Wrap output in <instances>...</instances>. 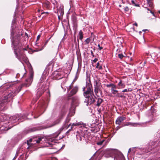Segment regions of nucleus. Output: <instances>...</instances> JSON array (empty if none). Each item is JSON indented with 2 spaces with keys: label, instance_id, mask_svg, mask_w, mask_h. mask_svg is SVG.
Here are the masks:
<instances>
[{
  "label": "nucleus",
  "instance_id": "nucleus-1",
  "mask_svg": "<svg viewBox=\"0 0 160 160\" xmlns=\"http://www.w3.org/2000/svg\"><path fill=\"white\" fill-rule=\"evenodd\" d=\"M83 95L86 98L85 102L86 105L88 106L93 103L95 100V96L94 94L92 87L90 83L86 82V86L82 88Z\"/></svg>",
  "mask_w": 160,
  "mask_h": 160
},
{
  "label": "nucleus",
  "instance_id": "nucleus-2",
  "mask_svg": "<svg viewBox=\"0 0 160 160\" xmlns=\"http://www.w3.org/2000/svg\"><path fill=\"white\" fill-rule=\"evenodd\" d=\"M14 50V53L16 55V57L19 60L24 61L26 60V57L25 55L22 52V50H27L26 48H19L18 47V48H16L15 46L13 47Z\"/></svg>",
  "mask_w": 160,
  "mask_h": 160
},
{
  "label": "nucleus",
  "instance_id": "nucleus-3",
  "mask_svg": "<svg viewBox=\"0 0 160 160\" xmlns=\"http://www.w3.org/2000/svg\"><path fill=\"white\" fill-rule=\"evenodd\" d=\"M15 91H12L10 92L7 95L5 96L3 98V102H8L11 100L16 95Z\"/></svg>",
  "mask_w": 160,
  "mask_h": 160
},
{
  "label": "nucleus",
  "instance_id": "nucleus-4",
  "mask_svg": "<svg viewBox=\"0 0 160 160\" xmlns=\"http://www.w3.org/2000/svg\"><path fill=\"white\" fill-rule=\"evenodd\" d=\"M33 76V73H32L31 74L29 78L26 80V82L24 84H22V86H25L26 87L29 86L32 82Z\"/></svg>",
  "mask_w": 160,
  "mask_h": 160
},
{
  "label": "nucleus",
  "instance_id": "nucleus-5",
  "mask_svg": "<svg viewBox=\"0 0 160 160\" xmlns=\"http://www.w3.org/2000/svg\"><path fill=\"white\" fill-rule=\"evenodd\" d=\"M94 83V92L97 95V94L98 92L99 91H100L101 88V83L97 81H96Z\"/></svg>",
  "mask_w": 160,
  "mask_h": 160
},
{
  "label": "nucleus",
  "instance_id": "nucleus-6",
  "mask_svg": "<svg viewBox=\"0 0 160 160\" xmlns=\"http://www.w3.org/2000/svg\"><path fill=\"white\" fill-rule=\"evenodd\" d=\"M76 138L78 142L81 141L82 140H84V133L83 132H77L76 134Z\"/></svg>",
  "mask_w": 160,
  "mask_h": 160
},
{
  "label": "nucleus",
  "instance_id": "nucleus-7",
  "mask_svg": "<svg viewBox=\"0 0 160 160\" xmlns=\"http://www.w3.org/2000/svg\"><path fill=\"white\" fill-rule=\"evenodd\" d=\"M58 134L56 133L53 135L52 138L49 139V141L51 142V143H49V144L51 145H53L54 143H57L56 140H58Z\"/></svg>",
  "mask_w": 160,
  "mask_h": 160
},
{
  "label": "nucleus",
  "instance_id": "nucleus-8",
  "mask_svg": "<svg viewBox=\"0 0 160 160\" xmlns=\"http://www.w3.org/2000/svg\"><path fill=\"white\" fill-rule=\"evenodd\" d=\"M61 118H59L58 119H57L56 120L52 123V124L50 126H48L47 127H44L42 128H41L40 129H45V128H50L51 127H53V126H55V125L58 124V123H59L60 122V121H61Z\"/></svg>",
  "mask_w": 160,
  "mask_h": 160
},
{
  "label": "nucleus",
  "instance_id": "nucleus-9",
  "mask_svg": "<svg viewBox=\"0 0 160 160\" xmlns=\"http://www.w3.org/2000/svg\"><path fill=\"white\" fill-rule=\"evenodd\" d=\"M126 118L123 116L119 117L118 118L116 121V123L117 124L120 125L121 123L125 120Z\"/></svg>",
  "mask_w": 160,
  "mask_h": 160
},
{
  "label": "nucleus",
  "instance_id": "nucleus-10",
  "mask_svg": "<svg viewBox=\"0 0 160 160\" xmlns=\"http://www.w3.org/2000/svg\"><path fill=\"white\" fill-rule=\"evenodd\" d=\"M156 49L157 50V51L156 52H154L150 54L151 57L154 59L157 58L158 54L159 53L160 48H156Z\"/></svg>",
  "mask_w": 160,
  "mask_h": 160
},
{
  "label": "nucleus",
  "instance_id": "nucleus-11",
  "mask_svg": "<svg viewBox=\"0 0 160 160\" xmlns=\"http://www.w3.org/2000/svg\"><path fill=\"white\" fill-rule=\"evenodd\" d=\"M79 102V99L76 97H73L72 99V104L76 106H78Z\"/></svg>",
  "mask_w": 160,
  "mask_h": 160
},
{
  "label": "nucleus",
  "instance_id": "nucleus-12",
  "mask_svg": "<svg viewBox=\"0 0 160 160\" xmlns=\"http://www.w3.org/2000/svg\"><path fill=\"white\" fill-rule=\"evenodd\" d=\"M78 90V88L77 87H74L71 91L69 94V96H71L75 94L77 92Z\"/></svg>",
  "mask_w": 160,
  "mask_h": 160
},
{
  "label": "nucleus",
  "instance_id": "nucleus-13",
  "mask_svg": "<svg viewBox=\"0 0 160 160\" xmlns=\"http://www.w3.org/2000/svg\"><path fill=\"white\" fill-rule=\"evenodd\" d=\"M116 86L115 85V87L111 88V91L112 94H114V95H117V93H118V91L116 90Z\"/></svg>",
  "mask_w": 160,
  "mask_h": 160
},
{
  "label": "nucleus",
  "instance_id": "nucleus-14",
  "mask_svg": "<svg viewBox=\"0 0 160 160\" xmlns=\"http://www.w3.org/2000/svg\"><path fill=\"white\" fill-rule=\"evenodd\" d=\"M118 85L121 88H124L125 86V84L122 82V80H120V82L118 83Z\"/></svg>",
  "mask_w": 160,
  "mask_h": 160
},
{
  "label": "nucleus",
  "instance_id": "nucleus-15",
  "mask_svg": "<svg viewBox=\"0 0 160 160\" xmlns=\"http://www.w3.org/2000/svg\"><path fill=\"white\" fill-rule=\"evenodd\" d=\"M103 101V99L101 98H98L97 102V106H99Z\"/></svg>",
  "mask_w": 160,
  "mask_h": 160
},
{
  "label": "nucleus",
  "instance_id": "nucleus-16",
  "mask_svg": "<svg viewBox=\"0 0 160 160\" xmlns=\"http://www.w3.org/2000/svg\"><path fill=\"white\" fill-rule=\"evenodd\" d=\"M79 39L80 40H82L83 38L82 32L81 30H80L79 32Z\"/></svg>",
  "mask_w": 160,
  "mask_h": 160
},
{
  "label": "nucleus",
  "instance_id": "nucleus-17",
  "mask_svg": "<svg viewBox=\"0 0 160 160\" xmlns=\"http://www.w3.org/2000/svg\"><path fill=\"white\" fill-rule=\"evenodd\" d=\"M115 85L112 83H111L110 84H107L106 85V86L107 88H109L110 87H111V88H112L115 87Z\"/></svg>",
  "mask_w": 160,
  "mask_h": 160
},
{
  "label": "nucleus",
  "instance_id": "nucleus-18",
  "mask_svg": "<svg viewBox=\"0 0 160 160\" xmlns=\"http://www.w3.org/2000/svg\"><path fill=\"white\" fill-rule=\"evenodd\" d=\"M147 2L150 6L152 7L153 4L152 0H147Z\"/></svg>",
  "mask_w": 160,
  "mask_h": 160
},
{
  "label": "nucleus",
  "instance_id": "nucleus-19",
  "mask_svg": "<svg viewBox=\"0 0 160 160\" xmlns=\"http://www.w3.org/2000/svg\"><path fill=\"white\" fill-rule=\"evenodd\" d=\"M96 68H98L99 69H102V67L100 65L99 62H98L97 63Z\"/></svg>",
  "mask_w": 160,
  "mask_h": 160
},
{
  "label": "nucleus",
  "instance_id": "nucleus-20",
  "mask_svg": "<svg viewBox=\"0 0 160 160\" xmlns=\"http://www.w3.org/2000/svg\"><path fill=\"white\" fill-rule=\"evenodd\" d=\"M90 41V39L89 38H87L85 40V42L86 44H88L89 42Z\"/></svg>",
  "mask_w": 160,
  "mask_h": 160
},
{
  "label": "nucleus",
  "instance_id": "nucleus-21",
  "mask_svg": "<svg viewBox=\"0 0 160 160\" xmlns=\"http://www.w3.org/2000/svg\"><path fill=\"white\" fill-rule=\"evenodd\" d=\"M104 140H102V141L98 142L97 143V144L99 145H101L102 144Z\"/></svg>",
  "mask_w": 160,
  "mask_h": 160
},
{
  "label": "nucleus",
  "instance_id": "nucleus-22",
  "mask_svg": "<svg viewBox=\"0 0 160 160\" xmlns=\"http://www.w3.org/2000/svg\"><path fill=\"white\" fill-rule=\"evenodd\" d=\"M118 57L121 59H122L124 57V56L122 54H118Z\"/></svg>",
  "mask_w": 160,
  "mask_h": 160
},
{
  "label": "nucleus",
  "instance_id": "nucleus-23",
  "mask_svg": "<svg viewBox=\"0 0 160 160\" xmlns=\"http://www.w3.org/2000/svg\"><path fill=\"white\" fill-rule=\"evenodd\" d=\"M133 124L131 122H128L127 124H125L124 125V126H133Z\"/></svg>",
  "mask_w": 160,
  "mask_h": 160
},
{
  "label": "nucleus",
  "instance_id": "nucleus-24",
  "mask_svg": "<svg viewBox=\"0 0 160 160\" xmlns=\"http://www.w3.org/2000/svg\"><path fill=\"white\" fill-rule=\"evenodd\" d=\"M45 79V76H42V77L41 78V82H43V80Z\"/></svg>",
  "mask_w": 160,
  "mask_h": 160
},
{
  "label": "nucleus",
  "instance_id": "nucleus-25",
  "mask_svg": "<svg viewBox=\"0 0 160 160\" xmlns=\"http://www.w3.org/2000/svg\"><path fill=\"white\" fill-rule=\"evenodd\" d=\"M72 84L68 87H67V89L68 90V91L72 88Z\"/></svg>",
  "mask_w": 160,
  "mask_h": 160
},
{
  "label": "nucleus",
  "instance_id": "nucleus-26",
  "mask_svg": "<svg viewBox=\"0 0 160 160\" xmlns=\"http://www.w3.org/2000/svg\"><path fill=\"white\" fill-rule=\"evenodd\" d=\"M32 139H30L29 140L27 141V143L28 146L30 145V144L29 143V142H32Z\"/></svg>",
  "mask_w": 160,
  "mask_h": 160
},
{
  "label": "nucleus",
  "instance_id": "nucleus-27",
  "mask_svg": "<svg viewBox=\"0 0 160 160\" xmlns=\"http://www.w3.org/2000/svg\"><path fill=\"white\" fill-rule=\"evenodd\" d=\"M42 138H38V140H37L36 141V142L37 143H39L41 141Z\"/></svg>",
  "mask_w": 160,
  "mask_h": 160
},
{
  "label": "nucleus",
  "instance_id": "nucleus-28",
  "mask_svg": "<svg viewBox=\"0 0 160 160\" xmlns=\"http://www.w3.org/2000/svg\"><path fill=\"white\" fill-rule=\"evenodd\" d=\"M78 126L77 123H73L71 129H72L74 126Z\"/></svg>",
  "mask_w": 160,
  "mask_h": 160
},
{
  "label": "nucleus",
  "instance_id": "nucleus-29",
  "mask_svg": "<svg viewBox=\"0 0 160 160\" xmlns=\"http://www.w3.org/2000/svg\"><path fill=\"white\" fill-rule=\"evenodd\" d=\"M132 4H133V5H135L136 6H139L138 5H137V4H136L135 3V2H134V1L133 0H132Z\"/></svg>",
  "mask_w": 160,
  "mask_h": 160
},
{
  "label": "nucleus",
  "instance_id": "nucleus-30",
  "mask_svg": "<svg viewBox=\"0 0 160 160\" xmlns=\"http://www.w3.org/2000/svg\"><path fill=\"white\" fill-rule=\"evenodd\" d=\"M129 91H130V90H129V89H125L124 90H123V91H122V92H128Z\"/></svg>",
  "mask_w": 160,
  "mask_h": 160
},
{
  "label": "nucleus",
  "instance_id": "nucleus-31",
  "mask_svg": "<svg viewBox=\"0 0 160 160\" xmlns=\"http://www.w3.org/2000/svg\"><path fill=\"white\" fill-rule=\"evenodd\" d=\"M124 10L125 11L127 12L129 10V8L128 7H126L124 8Z\"/></svg>",
  "mask_w": 160,
  "mask_h": 160
},
{
  "label": "nucleus",
  "instance_id": "nucleus-32",
  "mask_svg": "<svg viewBox=\"0 0 160 160\" xmlns=\"http://www.w3.org/2000/svg\"><path fill=\"white\" fill-rule=\"evenodd\" d=\"M98 48H99V50H102V49L103 48H102V47H101V46H100V44H98Z\"/></svg>",
  "mask_w": 160,
  "mask_h": 160
},
{
  "label": "nucleus",
  "instance_id": "nucleus-33",
  "mask_svg": "<svg viewBox=\"0 0 160 160\" xmlns=\"http://www.w3.org/2000/svg\"><path fill=\"white\" fill-rule=\"evenodd\" d=\"M120 94V93H117V95H116L115 96H117V97H121V98H122L123 97V96L122 95H121V96H119V95Z\"/></svg>",
  "mask_w": 160,
  "mask_h": 160
},
{
  "label": "nucleus",
  "instance_id": "nucleus-34",
  "mask_svg": "<svg viewBox=\"0 0 160 160\" xmlns=\"http://www.w3.org/2000/svg\"><path fill=\"white\" fill-rule=\"evenodd\" d=\"M53 63V60L51 61L48 64V66H49L51 64H52Z\"/></svg>",
  "mask_w": 160,
  "mask_h": 160
},
{
  "label": "nucleus",
  "instance_id": "nucleus-35",
  "mask_svg": "<svg viewBox=\"0 0 160 160\" xmlns=\"http://www.w3.org/2000/svg\"><path fill=\"white\" fill-rule=\"evenodd\" d=\"M90 52H91V54L92 55V56L93 57H94V54L93 51L91 50Z\"/></svg>",
  "mask_w": 160,
  "mask_h": 160
},
{
  "label": "nucleus",
  "instance_id": "nucleus-36",
  "mask_svg": "<svg viewBox=\"0 0 160 160\" xmlns=\"http://www.w3.org/2000/svg\"><path fill=\"white\" fill-rule=\"evenodd\" d=\"M147 10H148V11H150V13H151L152 15H153L154 16V12H152L150 10H149V9L148 8H147Z\"/></svg>",
  "mask_w": 160,
  "mask_h": 160
},
{
  "label": "nucleus",
  "instance_id": "nucleus-37",
  "mask_svg": "<svg viewBox=\"0 0 160 160\" xmlns=\"http://www.w3.org/2000/svg\"><path fill=\"white\" fill-rule=\"evenodd\" d=\"M98 60V59L96 58H95L93 60V61L94 62H97Z\"/></svg>",
  "mask_w": 160,
  "mask_h": 160
},
{
  "label": "nucleus",
  "instance_id": "nucleus-38",
  "mask_svg": "<svg viewBox=\"0 0 160 160\" xmlns=\"http://www.w3.org/2000/svg\"><path fill=\"white\" fill-rule=\"evenodd\" d=\"M40 35H38L37 37V40H38L40 38Z\"/></svg>",
  "mask_w": 160,
  "mask_h": 160
},
{
  "label": "nucleus",
  "instance_id": "nucleus-39",
  "mask_svg": "<svg viewBox=\"0 0 160 160\" xmlns=\"http://www.w3.org/2000/svg\"><path fill=\"white\" fill-rule=\"evenodd\" d=\"M78 126H79L80 125H81L82 124L81 122H79L78 123H77Z\"/></svg>",
  "mask_w": 160,
  "mask_h": 160
},
{
  "label": "nucleus",
  "instance_id": "nucleus-40",
  "mask_svg": "<svg viewBox=\"0 0 160 160\" xmlns=\"http://www.w3.org/2000/svg\"><path fill=\"white\" fill-rule=\"evenodd\" d=\"M149 53V52H147L145 53V54H146L147 55H148Z\"/></svg>",
  "mask_w": 160,
  "mask_h": 160
},
{
  "label": "nucleus",
  "instance_id": "nucleus-41",
  "mask_svg": "<svg viewBox=\"0 0 160 160\" xmlns=\"http://www.w3.org/2000/svg\"><path fill=\"white\" fill-rule=\"evenodd\" d=\"M63 78V76H61L60 77V78H58V79H61V78Z\"/></svg>",
  "mask_w": 160,
  "mask_h": 160
},
{
  "label": "nucleus",
  "instance_id": "nucleus-42",
  "mask_svg": "<svg viewBox=\"0 0 160 160\" xmlns=\"http://www.w3.org/2000/svg\"><path fill=\"white\" fill-rule=\"evenodd\" d=\"M134 25H135L136 26H138V24L137 23H135L134 24Z\"/></svg>",
  "mask_w": 160,
  "mask_h": 160
},
{
  "label": "nucleus",
  "instance_id": "nucleus-43",
  "mask_svg": "<svg viewBox=\"0 0 160 160\" xmlns=\"http://www.w3.org/2000/svg\"><path fill=\"white\" fill-rule=\"evenodd\" d=\"M87 79H88V80L90 82V78H88Z\"/></svg>",
  "mask_w": 160,
  "mask_h": 160
},
{
  "label": "nucleus",
  "instance_id": "nucleus-44",
  "mask_svg": "<svg viewBox=\"0 0 160 160\" xmlns=\"http://www.w3.org/2000/svg\"><path fill=\"white\" fill-rule=\"evenodd\" d=\"M58 75H60L61 74L59 72H58V74H57Z\"/></svg>",
  "mask_w": 160,
  "mask_h": 160
},
{
  "label": "nucleus",
  "instance_id": "nucleus-45",
  "mask_svg": "<svg viewBox=\"0 0 160 160\" xmlns=\"http://www.w3.org/2000/svg\"><path fill=\"white\" fill-rule=\"evenodd\" d=\"M77 78H78V77L77 76H76L75 79H77Z\"/></svg>",
  "mask_w": 160,
  "mask_h": 160
},
{
  "label": "nucleus",
  "instance_id": "nucleus-46",
  "mask_svg": "<svg viewBox=\"0 0 160 160\" xmlns=\"http://www.w3.org/2000/svg\"><path fill=\"white\" fill-rule=\"evenodd\" d=\"M47 43V42H46L45 44V45Z\"/></svg>",
  "mask_w": 160,
  "mask_h": 160
},
{
  "label": "nucleus",
  "instance_id": "nucleus-47",
  "mask_svg": "<svg viewBox=\"0 0 160 160\" xmlns=\"http://www.w3.org/2000/svg\"><path fill=\"white\" fill-rule=\"evenodd\" d=\"M158 12L159 13H160V10L158 11Z\"/></svg>",
  "mask_w": 160,
  "mask_h": 160
},
{
  "label": "nucleus",
  "instance_id": "nucleus-48",
  "mask_svg": "<svg viewBox=\"0 0 160 160\" xmlns=\"http://www.w3.org/2000/svg\"><path fill=\"white\" fill-rule=\"evenodd\" d=\"M14 42H12V44H14Z\"/></svg>",
  "mask_w": 160,
  "mask_h": 160
},
{
  "label": "nucleus",
  "instance_id": "nucleus-49",
  "mask_svg": "<svg viewBox=\"0 0 160 160\" xmlns=\"http://www.w3.org/2000/svg\"><path fill=\"white\" fill-rule=\"evenodd\" d=\"M146 63V62H144V64H145Z\"/></svg>",
  "mask_w": 160,
  "mask_h": 160
},
{
  "label": "nucleus",
  "instance_id": "nucleus-50",
  "mask_svg": "<svg viewBox=\"0 0 160 160\" xmlns=\"http://www.w3.org/2000/svg\"><path fill=\"white\" fill-rule=\"evenodd\" d=\"M70 125H71V124H69V126H68V127H69V126H70Z\"/></svg>",
  "mask_w": 160,
  "mask_h": 160
},
{
  "label": "nucleus",
  "instance_id": "nucleus-51",
  "mask_svg": "<svg viewBox=\"0 0 160 160\" xmlns=\"http://www.w3.org/2000/svg\"><path fill=\"white\" fill-rule=\"evenodd\" d=\"M142 31H145V30H142Z\"/></svg>",
  "mask_w": 160,
  "mask_h": 160
},
{
  "label": "nucleus",
  "instance_id": "nucleus-52",
  "mask_svg": "<svg viewBox=\"0 0 160 160\" xmlns=\"http://www.w3.org/2000/svg\"><path fill=\"white\" fill-rule=\"evenodd\" d=\"M130 152V149H129V152Z\"/></svg>",
  "mask_w": 160,
  "mask_h": 160
},
{
  "label": "nucleus",
  "instance_id": "nucleus-53",
  "mask_svg": "<svg viewBox=\"0 0 160 160\" xmlns=\"http://www.w3.org/2000/svg\"><path fill=\"white\" fill-rule=\"evenodd\" d=\"M131 59V60H132V58H131V59Z\"/></svg>",
  "mask_w": 160,
  "mask_h": 160
},
{
  "label": "nucleus",
  "instance_id": "nucleus-54",
  "mask_svg": "<svg viewBox=\"0 0 160 160\" xmlns=\"http://www.w3.org/2000/svg\"><path fill=\"white\" fill-rule=\"evenodd\" d=\"M43 48H42V49H41V50H42V49H43Z\"/></svg>",
  "mask_w": 160,
  "mask_h": 160
}]
</instances>
